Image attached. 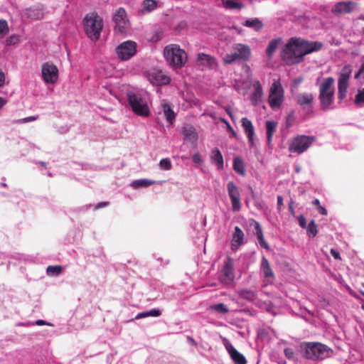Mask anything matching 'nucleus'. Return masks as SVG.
<instances>
[{
	"mask_svg": "<svg viewBox=\"0 0 364 364\" xmlns=\"http://www.w3.org/2000/svg\"><path fill=\"white\" fill-rule=\"evenodd\" d=\"M323 44L320 41H311L301 37H291L282 48L280 56L287 65L302 63L305 55L319 51Z\"/></svg>",
	"mask_w": 364,
	"mask_h": 364,
	"instance_id": "f257e3e1",
	"label": "nucleus"
},
{
	"mask_svg": "<svg viewBox=\"0 0 364 364\" xmlns=\"http://www.w3.org/2000/svg\"><path fill=\"white\" fill-rule=\"evenodd\" d=\"M82 25L87 38L93 42L97 41L103 28V19L95 11L87 14L82 19Z\"/></svg>",
	"mask_w": 364,
	"mask_h": 364,
	"instance_id": "f03ea898",
	"label": "nucleus"
},
{
	"mask_svg": "<svg viewBox=\"0 0 364 364\" xmlns=\"http://www.w3.org/2000/svg\"><path fill=\"white\" fill-rule=\"evenodd\" d=\"M334 79L328 77L323 79L319 85L318 100L321 104V109L327 111L334 109L333 100L335 89L333 87Z\"/></svg>",
	"mask_w": 364,
	"mask_h": 364,
	"instance_id": "7ed1b4c3",
	"label": "nucleus"
},
{
	"mask_svg": "<svg viewBox=\"0 0 364 364\" xmlns=\"http://www.w3.org/2000/svg\"><path fill=\"white\" fill-rule=\"evenodd\" d=\"M333 350L325 344L318 342H309L305 343L303 356L311 361H321L330 358Z\"/></svg>",
	"mask_w": 364,
	"mask_h": 364,
	"instance_id": "20e7f679",
	"label": "nucleus"
},
{
	"mask_svg": "<svg viewBox=\"0 0 364 364\" xmlns=\"http://www.w3.org/2000/svg\"><path fill=\"white\" fill-rule=\"evenodd\" d=\"M164 55L168 64L176 68L183 67L188 60L185 50L176 44L166 46L164 50Z\"/></svg>",
	"mask_w": 364,
	"mask_h": 364,
	"instance_id": "39448f33",
	"label": "nucleus"
},
{
	"mask_svg": "<svg viewBox=\"0 0 364 364\" xmlns=\"http://www.w3.org/2000/svg\"><path fill=\"white\" fill-rule=\"evenodd\" d=\"M127 100L133 112L140 117H148L150 114L149 108L146 100L140 93L128 92Z\"/></svg>",
	"mask_w": 364,
	"mask_h": 364,
	"instance_id": "423d86ee",
	"label": "nucleus"
},
{
	"mask_svg": "<svg viewBox=\"0 0 364 364\" xmlns=\"http://www.w3.org/2000/svg\"><path fill=\"white\" fill-rule=\"evenodd\" d=\"M316 141V137L305 134L294 136L289 143L288 150L291 153L301 154Z\"/></svg>",
	"mask_w": 364,
	"mask_h": 364,
	"instance_id": "0eeeda50",
	"label": "nucleus"
},
{
	"mask_svg": "<svg viewBox=\"0 0 364 364\" xmlns=\"http://www.w3.org/2000/svg\"><path fill=\"white\" fill-rule=\"evenodd\" d=\"M352 68L350 65H345L338 74V99L340 102L347 97V90L349 85V79Z\"/></svg>",
	"mask_w": 364,
	"mask_h": 364,
	"instance_id": "6e6552de",
	"label": "nucleus"
},
{
	"mask_svg": "<svg viewBox=\"0 0 364 364\" xmlns=\"http://www.w3.org/2000/svg\"><path fill=\"white\" fill-rule=\"evenodd\" d=\"M284 101V90L279 80H274L271 85L268 102L273 110L279 109Z\"/></svg>",
	"mask_w": 364,
	"mask_h": 364,
	"instance_id": "1a4fd4ad",
	"label": "nucleus"
},
{
	"mask_svg": "<svg viewBox=\"0 0 364 364\" xmlns=\"http://www.w3.org/2000/svg\"><path fill=\"white\" fill-rule=\"evenodd\" d=\"M234 52L228 53L223 58L225 64H230L237 60H247L251 55V49L249 46L237 43L233 47Z\"/></svg>",
	"mask_w": 364,
	"mask_h": 364,
	"instance_id": "9d476101",
	"label": "nucleus"
},
{
	"mask_svg": "<svg viewBox=\"0 0 364 364\" xmlns=\"http://www.w3.org/2000/svg\"><path fill=\"white\" fill-rule=\"evenodd\" d=\"M115 52L120 61L129 60L136 54L137 43L129 40L124 41L116 48Z\"/></svg>",
	"mask_w": 364,
	"mask_h": 364,
	"instance_id": "9b49d317",
	"label": "nucleus"
},
{
	"mask_svg": "<svg viewBox=\"0 0 364 364\" xmlns=\"http://www.w3.org/2000/svg\"><path fill=\"white\" fill-rule=\"evenodd\" d=\"M58 69L52 63L46 62L41 66V77L46 84H55L58 80Z\"/></svg>",
	"mask_w": 364,
	"mask_h": 364,
	"instance_id": "f8f14e48",
	"label": "nucleus"
},
{
	"mask_svg": "<svg viewBox=\"0 0 364 364\" xmlns=\"http://www.w3.org/2000/svg\"><path fill=\"white\" fill-rule=\"evenodd\" d=\"M113 21H114V30L119 33H125L127 32L129 27V22L127 19V13L124 9L119 8L114 16Z\"/></svg>",
	"mask_w": 364,
	"mask_h": 364,
	"instance_id": "ddd939ff",
	"label": "nucleus"
},
{
	"mask_svg": "<svg viewBox=\"0 0 364 364\" xmlns=\"http://www.w3.org/2000/svg\"><path fill=\"white\" fill-rule=\"evenodd\" d=\"M227 191L232 204L233 212H239L241 210V197L238 186L233 182L227 183Z\"/></svg>",
	"mask_w": 364,
	"mask_h": 364,
	"instance_id": "4468645a",
	"label": "nucleus"
},
{
	"mask_svg": "<svg viewBox=\"0 0 364 364\" xmlns=\"http://www.w3.org/2000/svg\"><path fill=\"white\" fill-rule=\"evenodd\" d=\"M149 81L154 85H166L171 82V77L161 70L154 69L148 73Z\"/></svg>",
	"mask_w": 364,
	"mask_h": 364,
	"instance_id": "2eb2a0df",
	"label": "nucleus"
},
{
	"mask_svg": "<svg viewBox=\"0 0 364 364\" xmlns=\"http://www.w3.org/2000/svg\"><path fill=\"white\" fill-rule=\"evenodd\" d=\"M222 273L221 281L223 283L228 284L234 280V262L229 256H228L225 260Z\"/></svg>",
	"mask_w": 364,
	"mask_h": 364,
	"instance_id": "dca6fc26",
	"label": "nucleus"
},
{
	"mask_svg": "<svg viewBox=\"0 0 364 364\" xmlns=\"http://www.w3.org/2000/svg\"><path fill=\"white\" fill-rule=\"evenodd\" d=\"M223 343L235 364H247L245 357L240 353L227 338L223 340Z\"/></svg>",
	"mask_w": 364,
	"mask_h": 364,
	"instance_id": "f3484780",
	"label": "nucleus"
},
{
	"mask_svg": "<svg viewBox=\"0 0 364 364\" xmlns=\"http://www.w3.org/2000/svg\"><path fill=\"white\" fill-rule=\"evenodd\" d=\"M356 7V4L353 1H340L332 8V13L335 15H341L350 13Z\"/></svg>",
	"mask_w": 364,
	"mask_h": 364,
	"instance_id": "a211bd4d",
	"label": "nucleus"
},
{
	"mask_svg": "<svg viewBox=\"0 0 364 364\" xmlns=\"http://www.w3.org/2000/svg\"><path fill=\"white\" fill-rule=\"evenodd\" d=\"M314 95L311 93H302L296 97V102L308 112H313Z\"/></svg>",
	"mask_w": 364,
	"mask_h": 364,
	"instance_id": "6ab92c4d",
	"label": "nucleus"
},
{
	"mask_svg": "<svg viewBox=\"0 0 364 364\" xmlns=\"http://www.w3.org/2000/svg\"><path fill=\"white\" fill-rule=\"evenodd\" d=\"M252 87L253 92L250 95V100L253 105L257 106L262 102L264 95L262 86L259 80H255L252 84Z\"/></svg>",
	"mask_w": 364,
	"mask_h": 364,
	"instance_id": "aec40b11",
	"label": "nucleus"
},
{
	"mask_svg": "<svg viewBox=\"0 0 364 364\" xmlns=\"http://www.w3.org/2000/svg\"><path fill=\"white\" fill-rule=\"evenodd\" d=\"M243 244H245L244 232L240 228L235 226L231 241V249L237 250Z\"/></svg>",
	"mask_w": 364,
	"mask_h": 364,
	"instance_id": "412c9836",
	"label": "nucleus"
},
{
	"mask_svg": "<svg viewBox=\"0 0 364 364\" xmlns=\"http://www.w3.org/2000/svg\"><path fill=\"white\" fill-rule=\"evenodd\" d=\"M197 63L200 66L210 69H213L217 66L215 58L203 53H200L198 54Z\"/></svg>",
	"mask_w": 364,
	"mask_h": 364,
	"instance_id": "4be33fe9",
	"label": "nucleus"
},
{
	"mask_svg": "<svg viewBox=\"0 0 364 364\" xmlns=\"http://www.w3.org/2000/svg\"><path fill=\"white\" fill-rule=\"evenodd\" d=\"M242 127H243L245 132L248 139V143L250 147L254 146V135H255V129L252 122L248 119L247 117H243L241 120Z\"/></svg>",
	"mask_w": 364,
	"mask_h": 364,
	"instance_id": "5701e85b",
	"label": "nucleus"
},
{
	"mask_svg": "<svg viewBox=\"0 0 364 364\" xmlns=\"http://www.w3.org/2000/svg\"><path fill=\"white\" fill-rule=\"evenodd\" d=\"M211 163L216 166L220 171L224 168V160L221 151L218 148H214L210 154Z\"/></svg>",
	"mask_w": 364,
	"mask_h": 364,
	"instance_id": "b1692460",
	"label": "nucleus"
},
{
	"mask_svg": "<svg viewBox=\"0 0 364 364\" xmlns=\"http://www.w3.org/2000/svg\"><path fill=\"white\" fill-rule=\"evenodd\" d=\"M260 271L263 274V277L267 280H273L274 278V274L270 267L268 259L263 256L261 260Z\"/></svg>",
	"mask_w": 364,
	"mask_h": 364,
	"instance_id": "393cba45",
	"label": "nucleus"
},
{
	"mask_svg": "<svg viewBox=\"0 0 364 364\" xmlns=\"http://www.w3.org/2000/svg\"><path fill=\"white\" fill-rule=\"evenodd\" d=\"M255 229V235L257 236L259 245L267 251H270L271 248L264 240L262 228L259 222L253 220Z\"/></svg>",
	"mask_w": 364,
	"mask_h": 364,
	"instance_id": "a878e982",
	"label": "nucleus"
},
{
	"mask_svg": "<svg viewBox=\"0 0 364 364\" xmlns=\"http://www.w3.org/2000/svg\"><path fill=\"white\" fill-rule=\"evenodd\" d=\"M162 181H152L146 178H141L133 181L130 183V186H132L134 189H138L141 187H149L154 184H161Z\"/></svg>",
	"mask_w": 364,
	"mask_h": 364,
	"instance_id": "bb28decb",
	"label": "nucleus"
},
{
	"mask_svg": "<svg viewBox=\"0 0 364 364\" xmlns=\"http://www.w3.org/2000/svg\"><path fill=\"white\" fill-rule=\"evenodd\" d=\"M242 24L245 27L252 28L255 31H259L264 26L262 21L258 18H247Z\"/></svg>",
	"mask_w": 364,
	"mask_h": 364,
	"instance_id": "cd10ccee",
	"label": "nucleus"
},
{
	"mask_svg": "<svg viewBox=\"0 0 364 364\" xmlns=\"http://www.w3.org/2000/svg\"><path fill=\"white\" fill-rule=\"evenodd\" d=\"M182 134L186 140L191 141L192 142L196 141L198 139V134L194 127L190 125H187L183 127Z\"/></svg>",
	"mask_w": 364,
	"mask_h": 364,
	"instance_id": "c85d7f7f",
	"label": "nucleus"
},
{
	"mask_svg": "<svg viewBox=\"0 0 364 364\" xmlns=\"http://www.w3.org/2000/svg\"><path fill=\"white\" fill-rule=\"evenodd\" d=\"M267 129V141L269 145L271 144L274 133L276 132L277 123L273 120H267L265 122Z\"/></svg>",
	"mask_w": 364,
	"mask_h": 364,
	"instance_id": "c756f323",
	"label": "nucleus"
},
{
	"mask_svg": "<svg viewBox=\"0 0 364 364\" xmlns=\"http://www.w3.org/2000/svg\"><path fill=\"white\" fill-rule=\"evenodd\" d=\"M282 40L281 38L271 40L266 48L265 53L269 58H272L276 50L277 49Z\"/></svg>",
	"mask_w": 364,
	"mask_h": 364,
	"instance_id": "7c9ffc66",
	"label": "nucleus"
},
{
	"mask_svg": "<svg viewBox=\"0 0 364 364\" xmlns=\"http://www.w3.org/2000/svg\"><path fill=\"white\" fill-rule=\"evenodd\" d=\"M161 315V310L158 308H156V309H152L149 311H145L139 313L135 316V318L140 319V318H146V317H149V316L159 317Z\"/></svg>",
	"mask_w": 364,
	"mask_h": 364,
	"instance_id": "2f4dec72",
	"label": "nucleus"
},
{
	"mask_svg": "<svg viewBox=\"0 0 364 364\" xmlns=\"http://www.w3.org/2000/svg\"><path fill=\"white\" fill-rule=\"evenodd\" d=\"M233 169L241 176H245V169L243 160L240 157H235L233 159Z\"/></svg>",
	"mask_w": 364,
	"mask_h": 364,
	"instance_id": "473e14b6",
	"label": "nucleus"
},
{
	"mask_svg": "<svg viewBox=\"0 0 364 364\" xmlns=\"http://www.w3.org/2000/svg\"><path fill=\"white\" fill-rule=\"evenodd\" d=\"M224 8L230 10H240L244 8L245 5L241 2H236L233 0H223Z\"/></svg>",
	"mask_w": 364,
	"mask_h": 364,
	"instance_id": "72a5a7b5",
	"label": "nucleus"
},
{
	"mask_svg": "<svg viewBox=\"0 0 364 364\" xmlns=\"http://www.w3.org/2000/svg\"><path fill=\"white\" fill-rule=\"evenodd\" d=\"M157 4L156 0H144L141 6L145 12L149 13L156 9Z\"/></svg>",
	"mask_w": 364,
	"mask_h": 364,
	"instance_id": "f704fd0d",
	"label": "nucleus"
},
{
	"mask_svg": "<svg viewBox=\"0 0 364 364\" xmlns=\"http://www.w3.org/2000/svg\"><path fill=\"white\" fill-rule=\"evenodd\" d=\"M164 112L166 121L171 124H173L175 120V114L168 105H165L164 106Z\"/></svg>",
	"mask_w": 364,
	"mask_h": 364,
	"instance_id": "c9c22d12",
	"label": "nucleus"
},
{
	"mask_svg": "<svg viewBox=\"0 0 364 364\" xmlns=\"http://www.w3.org/2000/svg\"><path fill=\"white\" fill-rule=\"evenodd\" d=\"M210 310L217 311L220 314H224L229 311V309L227 308V306L223 304L219 303L214 305H212L210 306Z\"/></svg>",
	"mask_w": 364,
	"mask_h": 364,
	"instance_id": "e433bc0d",
	"label": "nucleus"
},
{
	"mask_svg": "<svg viewBox=\"0 0 364 364\" xmlns=\"http://www.w3.org/2000/svg\"><path fill=\"white\" fill-rule=\"evenodd\" d=\"M307 228V234L310 237H314L317 234V226L315 223V221L312 220L308 225Z\"/></svg>",
	"mask_w": 364,
	"mask_h": 364,
	"instance_id": "4c0bfd02",
	"label": "nucleus"
},
{
	"mask_svg": "<svg viewBox=\"0 0 364 364\" xmlns=\"http://www.w3.org/2000/svg\"><path fill=\"white\" fill-rule=\"evenodd\" d=\"M62 272V267L60 265H50L47 267V274L48 275L55 276L58 275Z\"/></svg>",
	"mask_w": 364,
	"mask_h": 364,
	"instance_id": "58836bf2",
	"label": "nucleus"
},
{
	"mask_svg": "<svg viewBox=\"0 0 364 364\" xmlns=\"http://www.w3.org/2000/svg\"><path fill=\"white\" fill-rule=\"evenodd\" d=\"M159 166L162 170H171L172 168L171 161L168 158L162 159L159 162Z\"/></svg>",
	"mask_w": 364,
	"mask_h": 364,
	"instance_id": "ea45409f",
	"label": "nucleus"
},
{
	"mask_svg": "<svg viewBox=\"0 0 364 364\" xmlns=\"http://www.w3.org/2000/svg\"><path fill=\"white\" fill-rule=\"evenodd\" d=\"M20 41V36L17 34H13L9 36L6 39V46H14Z\"/></svg>",
	"mask_w": 364,
	"mask_h": 364,
	"instance_id": "a19ab883",
	"label": "nucleus"
},
{
	"mask_svg": "<svg viewBox=\"0 0 364 364\" xmlns=\"http://www.w3.org/2000/svg\"><path fill=\"white\" fill-rule=\"evenodd\" d=\"M9 31V26L6 20H0V38H3Z\"/></svg>",
	"mask_w": 364,
	"mask_h": 364,
	"instance_id": "79ce46f5",
	"label": "nucleus"
},
{
	"mask_svg": "<svg viewBox=\"0 0 364 364\" xmlns=\"http://www.w3.org/2000/svg\"><path fill=\"white\" fill-rule=\"evenodd\" d=\"M354 102L357 105H359L362 102H364V89L358 90V94L355 95Z\"/></svg>",
	"mask_w": 364,
	"mask_h": 364,
	"instance_id": "37998d69",
	"label": "nucleus"
},
{
	"mask_svg": "<svg viewBox=\"0 0 364 364\" xmlns=\"http://www.w3.org/2000/svg\"><path fill=\"white\" fill-rule=\"evenodd\" d=\"M285 356L289 360L295 359V353L291 348H286L284 350Z\"/></svg>",
	"mask_w": 364,
	"mask_h": 364,
	"instance_id": "c03bdc74",
	"label": "nucleus"
},
{
	"mask_svg": "<svg viewBox=\"0 0 364 364\" xmlns=\"http://www.w3.org/2000/svg\"><path fill=\"white\" fill-rule=\"evenodd\" d=\"M192 160L194 164H200L203 162V159L200 153H195L192 156Z\"/></svg>",
	"mask_w": 364,
	"mask_h": 364,
	"instance_id": "a18cd8bd",
	"label": "nucleus"
},
{
	"mask_svg": "<svg viewBox=\"0 0 364 364\" xmlns=\"http://www.w3.org/2000/svg\"><path fill=\"white\" fill-rule=\"evenodd\" d=\"M298 222H299V225L302 228H306V218H305V217L303 215H300L298 217Z\"/></svg>",
	"mask_w": 364,
	"mask_h": 364,
	"instance_id": "49530a36",
	"label": "nucleus"
},
{
	"mask_svg": "<svg viewBox=\"0 0 364 364\" xmlns=\"http://www.w3.org/2000/svg\"><path fill=\"white\" fill-rule=\"evenodd\" d=\"M255 205L258 210H263L265 208V203L262 200H255Z\"/></svg>",
	"mask_w": 364,
	"mask_h": 364,
	"instance_id": "de8ad7c7",
	"label": "nucleus"
},
{
	"mask_svg": "<svg viewBox=\"0 0 364 364\" xmlns=\"http://www.w3.org/2000/svg\"><path fill=\"white\" fill-rule=\"evenodd\" d=\"M315 361H311L309 358H306L302 355V358L299 361V364H315Z\"/></svg>",
	"mask_w": 364,
	"mask_h": 364,
	"instance_id": "09e8293b",
	"label": "nucleus"
},
{
	"mask_svg": "<svg viewBox=\"0 0 364 364\" xmlns=\"http://www.w3.org/2000/svg\"><path fill=\"white\" fill-rule=\"evenodd\" d=\"M331 254L334 257V259H341L340 253L336 249L332 248L331 250Z\"/></svg>",
	"mask_w": 364,
	"mask_h": 364,
	"instance_id": "8fccbe9b",
	"label": "nucleus"
},
{
	"mask_svg": "<svg viewBox=\"0 0 364 364\" xmlns=\"http://www.w3.org/2000/svg\"><path fill=\"white\" fill-rule=\"evenodd\" d=\"M37 119H38V116H31L21 119V121L23 123H26L31 121L36 120Z\"/></svg>",
	"mask_w": 364,
	"mask_h": 364,
	"instance_id": "3c124183",
	"label": "nucleus"
},
{
	"mask_svg": "<svg viewBox=\"0 0 364 364\" xmlns=\"http://www.w3.org/2000/svg\"><path fill=\"white\" fill-rule=\"evenodd\" d=\"M5 74L4 73L0 70V87H3L5 83Z\"/></svg>",
	"mask_w": 364,
	"mask_h": 364,
	"instance_id": "603ef678",
	"label": "nucleus"
},
{
	"mask_svg": "<svg viewBox=\"0 0 364 364\" xmlns=\"http://www.w3.org/2000/svg\"><path fill=\"white\" fill-rule=\"evenodd\" d=\"M109 204V202H107V201H104V202H100L99 203H97L96 205H95V209H100V208H104V207H106Z\"/></svg>",
	"mask_w": 364,
	"mask_h": 364,
	"instance_id": "864d4df0",
	"label": "nucleus"
},
{
	"mask_svg": "<svg viewBox=\"0 0 364 364\" xmlns=\"http://www.w3.org/2000/svg\"><path fill=\"white\" fill-rule=\"evenodd\" d=\"M283 205V197L282 196H277V209L281 210V207Z\"/></svg>",
	"mask_w": 364,
	"mask_h": 364,
	"instance_id": "5fc2aeb1",
	"label": "nucleus"
},
{
	"mask_svg": "<svg viewBox=\"0 0 364 364\" xmlns=\"http://www.w3.org/2000/svg\"><path fill=\"white\" fill-rule=\"evenodd\" d=\"M317 210L320 214H321L323 215H327V210L324 207L319 205V207H318Z\"/></svg>",
	"mask_w": 364,
	"mask_h": 364,
	"instance_id": "6e6d98bb",
	"label": "nucleus"
},
{
	"mask_svg": "<svg viewBox=\"0 0 364 364\" xmlns=\"http://www.w3.org/2000/svg\"><path fill=\"white\" fill-rule=\"evenodd\" d=\"M187 341L188 342V343H190L191 345H192L193 346H197V343L196 342L194 338L193 337L190 336H187Z\"/></svg>",
	"mask_w": 364,
	"mask_h": 364,
	"instance_id": "4d7b16f0",
	"label": "nucleus"
},
{
	"mask_svg": "<svg viewBox=\"0 0 364 364\" xmlns=\"http://www.w3.org/2000/svg\"><path fill=\"white\" fill-rule=\"evenodd\" d=\"M35 323L37 326L50 325V323H48L46 321L41 320V319L36 321Z\"/></svg>",
	"mask_w": 364,
	"mask_h": 364,
	"instance_id": "13d9d810",
	"label": "nucleus"
},
{
	"mask_svg": "<svg viewBox=\"0 0 364 364\" xmlns=\"http://www.w3.org/2000/svg\"><path fill=\"white\" fill-rule=\"evenodd\" d=\"M363 72H364V63H361L358 73L355 75V78H358Z\"/></svg>",
	"mask_w": 364,
	"mask_h": 364,
	"instance_id": "bf43d9fd",
	"label": "nucleus"
},
{
	"mask_svg": "<svg viewBox=\"0 0 364 364\" xmlns=\"http://www.w3.org/2000/svg\"><path fill=\"white\" fill-rule=\"evenodd\" d=\"M228 128L229 131L232 133V136L236 137V136H237L236 132H235V130L232 129V127L228 123Z\"/></svg>",
	"mask_w": 364,
	"mask_h": 364,
	"instance_id": "052dcab7",
	"label": "nucleus"
},
{
	"mask_svg": "<svg viewBox=\"0 0 364 364\" xmlns=\"http://www.w3.org/2000/svg\"><path fill=\"white\" fill-rule=\"evenodd\" d=\"M6 104V100L4 97H0V109L2 108Z\"/></svg>",
	"mask_w": 364,
	"mask_h": 364,
	"instance_id": "680f3d73",
	"label": "nucleus"
},
{
	"mask_svg": "<svg viewBox=\"0 0 364 364\" xmlns=\"http://www.w3.org/2000/svg\"><path fill=\"white\" fill-rule=\"evenodd\" d=\"M293 201H291L289 203V212L291 213V214H294V208H293Z\"/></svg>",
	"mask_w": 364,
	"mask_h": 364,
	"instance_id": "e2e57ef3",
	"label": "nucleus"
},
{
	"mask_svg": "<svg viewBox=\"0 0 364 364\" xmlns=\"http://www.w3.org/2000/svg\"><path fill=\"white\" fill-rule=\"evenodd\" d=\"M312 204H313V205H316V206H317V208H318V207H319V205H321V204H320V201H319V200H318V199H317V198L314 199V200L312 201Z\"/></svg>",
	"mask_w": 364,
	"mask_h": 364,
	"instance_id": "0e129e2a",
	"label": "nucleus"
},
{
	"mask_svg": "<svg viewBox=\"0 0 364 364\" xmlns=\"http://www.w3.org/2000/svg\"><path fill=\"white\" fill-rule=\"evenodd\" d=\"M37 164L41 165V166H46V164L45 162H43V161H38Z\"/></svg>",
	"mask_w": 364,
	"mask_h": 364,
	"instance_id": "69168bd1",
	"label": "nucleus"
},
{
	"mask_svg": "<svg viewBox=\"0 0 364 364\" xmlns=\"http://www.w3.org/2000/svg\"><path fill=\"white\" fill-rule=\"evenodd\" d=\"M0 186L3 188H7V184L6 183H1Z\"/></svg>",
	"mask_w": 364,
	"mask_h": 364,
	"instance_id": "338daca9",
	"label": "nucleus"
},
{
	"mask_svg": "<svg viewBox=\"0 0 364 364\" xmlns=\"http://www.w3.org/2000/svg\"><path fill=\"white\" fill-rule=\"evenodd\" d=\"M244 293H250V291L247 290H243L241 291V295H243Z\"/></svg>",
	"mask_w": 364,
	"mask_h": 364,
	"instance_id": "774afa93",
	"label": "nucleus"
}]
</instances>
